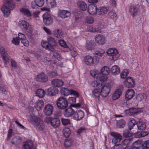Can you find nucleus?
Masks as SVG:
<instances>
[{
    "mask_svg": "<svg viewBox=\"0 0 149 149\" xmlns=\"http://www.w3.org/2000/svg\"><path fill=\"white\" fill-rule=\"evenodd\" d=\"M136 124L137 125V123L135 120L133 118H131L130 119L128 123V127L130 130L132 129L133 127Z\"/></svg>",
    "mask_w": 149,
    "mask_h": 149,
    "instance_id": "nucleus-42",
    "label": "nucleus"
},
{
    "mask_svg": "<svg viewBox=\"0 0 149 149\" xmlns=\"http://www.w3.org/2000/svg\"><path fill=\"white\" fill-rule=\"evenodd\" d=\"M53 110V106L51 104H47L44 107V112L46 115L50 116L52 114Z\"/></svg>",
    "mask_w": 149,
    "mask_h": 149,
    "instance_id": "nucleus-14",
    "label": "nucleus"
},
{
    "mask_svg": "<svg viewBox=\"0 0 149 149\" xmlns=\"http://www.w3.org/2000/svg\"><path fill=\"white\" fill-rule=\"evenodd\" d=\"M77 6L81 10L83 11H85L87 9V5L84 1L79 0L77 2Z\"/></svg>",
    "mask_w": 149,
    "mask_h": 149,
    "instance_id": "nucleus-17",
    "label": "nucleus"
},
{
    "mask_svg": "<svg viewBox=\"0 0 149 149\" xmlns=\"http://www.w3.org/2000/svg\"><path fill=\"white\" fill-rule=\"evenodd\" d=\"M59 16L63 18H65L69 17L70 15V13L68 10H63L58 12Z\"/></svg>",
    "mask_w": 149,
    "mask_h": 149,
    "instance_id": "nucleus-21",
    "label": "nucleus"
},
{
    "mask_svg": "<svg viewBox=\"0 0 149 149\" xmlns=\"http://www.w3.org/2000/svg\"><path fill=\"white\" fill-rule=\"evenodd\" d=\"M52 82L53 85L57 87H61L63 84V82L62 80L58 79H55L53 80Z\"/></svg>",
    "mask_w": 149,
    "mask_h": 149,
    "instance_id": "nucleus-28",
    "label": "nucleus"
},
{
    "mask_svg": "<svg viewBox=\"0 0 149 149\" xmlns=\"http://www.w3.org/2000/svg\"><path fill=\"white\" fill-rule=\"evenodd\" d=\"M53 35L58 38H60L62 37V32L59 29H56L53 31Z\"/></svg>",
    "mask_w": 149,
    "mask_h": 149,
    "instance_id": "nucleus-44",
    "label": "nucleus"
},
{
    "mask_svg": "<svg viewBox=\"0 0 149 149\" xmlns=\"http://www.w3.org/2000/svg\"><path fill=\"white\" fill-rule=\"evenodd\" d=\"M142 148L143 149H147L149 148V140H147L142 143Z\"/></svg>",
    "mask_w": 149,
    "mask_h": 149,
    "instance_id": "nucleus-58",
    "label": "nucleus"
},
{
    "mask_svg": "<svg viewBox=\"0 0 149 149\" xmlns=\"http://www.w3.org/2000/svg\"><path fill=\"white\" fill-rule=\"evenodd\" d=\"M36 79L37 81L43 82H46L48 80L47 77L43 72L37 75Z\"/></svg>",
    "mask_w": 149,
    "mask_h": 149,
    "instance_id": "nucleus-16",
    "label": "nucleus"
},
{
    "mask_svg": "<svg viewBox=\"0 0 149 149\" xmlns=\"http://www.w3.org/2000/svg\"><path fill=\"white\" fill-rule=\"evenodd\" d=\"M59 45L62 47H63L69 48V47L66 44L65 42L63 40H60L58 41Z\"/></svg>",
    "mask_w": 149,
    "mask_h": 149,
    "instance_id": "nucleus-59",
    "label": "nucleus"
},
{
    "mask_svg": "<svg viewBox=\"0 0 149 149\" xmlns=\"http://www.w3.org/2000/svg\"><path fill=\"white\" fill-rule=\"evenodd\" d=\"M137 125L138 130H143L146 127V125L145 123L140 119L137 122Z\"/></svg>",
    "mask_w": 149,
    "mask_h": 149,
    "instance_id": "nucleus-24",
    "label": "nucleus"
},
{
    "mask_svg": "<svg viewBox=\"0 0 149 149\" xmlns=\"http://www.w3.org/2000/svg\"><path fill=\"white\" fill-rule=\"evenodd\" d=\"M42 45L43 47L45 48L46 49H47L52 52H54L55 51L54 48L49 45L48 42H43V43H42Z\"/></svg>",
    "mask_w": 149,
    "mask_h": 149,
    "instance_id": "nucleus-29",
    "label": "nucleus"
},
{
    "mask_svg": "<svg viewBox=\"0 0 149 149\" xmlns=\"http://www.w3.org/2000/svg\"><path fill=\"white\" fill-rule=\"evenodd\" d=\"M49 95L53 96L56 94L58 92V90L56 88H50L48 89Z\"/></svg>",
    "mask_w": 149,
    "mask_h": 149,
    "instance_id": "nucleus-46",
    "label": "nucleus"
},
{
    "mask_svg": "<svg viewBox=\"0 0 149 149\" xmlns=\"http://www.w3.org/2000/svg\"><path fill=\"white\" fill-rule=\"evenodd\" d=\"M46 3L49 7H55L56 5V2L55 0H46Z\"/></svg>",
    "mask_w": 149,
    "mask_h": 149,
    "instance_id": "nucleus-45",
    "label": "nucleus"
},
{
    "mask_svg": "<svg viewBox=\"0 0 149 149\" xmlns=\"http://www.w3.org/2000/svg\"><path fill=\"white\" fill-rule=\"evenodd\" d=\"M110 72V69L107 66H104L101 70L100 73L102 74L108 75Z\"/></svg>",
    "mask_w": 149,
    "mask_h": 149,
    "instance_id": "nucleus-39",
    "label": "nucleus"
},
{
    "mask_svg": "<svg viewBox=\"0 0 149 149\" xmlns=\"http://www.w3.org/2000/svg\"><path fill=\"white\" fill-rule=\"evenodd\" d=\"M111 71L112 74L113 75H116L120 73V69L118 66L114 65L111 67Z\"/></svg>",
    "mask_w": 149,
    "mask_h": 149,
    "instance_id": "nucleus-30",
    "label": "nucleus"
},
{
    "mask_svg": "<svg viewBox=\"0 0 149 149\" xmlns=\"http://www.w3.org/2000/svg\"><path fill=\"white\" fill-rule=\"evenodd\" d=\"M72 144L71 140L66 139L65 140L64 143L65 146L66 147L70 146Z\"/></svg>",
    "mask_w": 149,
    "mask_h": 149,
    "instance_id": "nucleus-64",
    "label": "nucleus"
},
{
    "mask_svg": "<svg viewBox=\"0 0 149 149\" xmlns=\"http://www.w3.org/2000/svg\"><path fill=\"white\" fill-rule=\"evenodd\" d=\"M108 15L109 17L113 19L114 20H116L117 18V14L115 13L113 11L109 12L108 13Z\"/></svg>",
    "mask_w": 149,
    "mask_h": 149,
    "instance_id": "nucleus-49",
    "label": "nucleus"
},
{
    "mask_svg": "<svg viewBox=\"0 0 149 149\" xmlns=\"http://www.w3.org/2000/svg\"><path fill=\"white\" fill-rule=\"evenodd\" d=\"M124 85L127 88H133L135 85L134 79L131 77L126 78L124 82Z\"/></svg>",
    "mask_w": 149,
    "mask_h": 149,
    "instance_id": "nucleus-10",
    "label": "nucleus"
},
{
    "mask_svg": "<svg viewBox=\"0 0 149 149\" xmlns=\"http://www.w3.org/2000/svg\"><path fill=\"white\" fill-rule=\"evenodd\" d=\"M111 135L113 137L112 143L117 145H121L122 143V136L120 134L113 132L111 133Z\"/></svg>",
    "mask_w": 149,
    "mask_h": 149,
    "instance_id": "nucleus-6",
    "label": "nucleus"
},
{
    "mask_svg": "<svg viewBox=\"0 0 149 149\" xmlns=\"http://www.w3.org/2000/svg\"><path fill=\"white\" fill-rule=\"evenodd\" d=\"M36 96L40 98L43 97L45 95V92L44 91L41 89H37L36 91Z\"/></svg>",
    "mask_w": 149,
    "mask_h": 149,
    "instance_id": "nucleus-40",
    "label": "nucleus"
},
{
    "mask_svg": "<svg viewBox=\"0 0 149 149\" xmlns=\"http://www.w3.org/2000/svg\"><path fill=\"white\" fill-rule=\"evenodd\" d=\"M110 91V87L104 85L102 87L100 95L103 97H105L108 95Z\"/></svg>",
    "mask_w": 149,
    "mask_h": 149,
    "instance_id": "nucleus-15",
    "label": "nucleus"
},
{
    "mask_svg": "<svg viewBox=\"0 0 149 149\" xmlns=\"http://www.w3.org/2000/svg\"><path fill=\"white\" fill-rule=\"evenodd\" d=\"M37 109L38 110L41 109L44 106V102L42 101L39 100L36 102Z\"/></svg>",
    "mask_w": 149,
    "mask_h": 149,
    "instance_id": "nucleus-53",
    "label": "nucleus"
},
{
    "mask_svg": "<svg viewBox=\"0 0 149 149\" xmlns=\"http://www.w3.org/2000/svg\"><path fill=\"white\" fill-rule=\"evenodd\" d=\"M133 138H130L128 139H125L123 141H122V143L123 144L126 146L127 147L128 145H130L132 141Z\"/></svg>",
    "mask_w": 149,
    "mask_h": 149,
    "instance_id": "nucleus-47",
    "label": "nucleus"
},
{
    "mask_svg": "<svg viewBox=\"0 0 149 149\" xmlns=\"http://www.w3.org/2000/svg\"><path fill=\"white\" fill-rule=\"evenodd\" d=\"M95 42L100 45L104 44L106 42L105 37L101 34L97 35L95 37Z\"/></svg>",
    "mask_w": 149,
    "mask_h": 149,
    "instance_id": "nucleus-13",
    "label": "nucleus"
},
{
    "mask_svg": "<svg viewBox=\"0 0 149 149\" xmlns=\"http://www.w3.org/2000/svg\"><path fill=\"white\" fill-rule=\"evenodd\" d=\"M107 53L110 57V59L113 61L116 60L120 56L118 50L114 48H109L107 51Z\"/></svg>",
    "mask_w": 149,
    "mask_h": 149,
    "instance_id": "nucleus-5",
    "label": "nucleus"
},
{
    "mask_svg": "<svg viewBox=\"0 0 149 149\" xmlns=\"http://www.w3.org/2000/svg\"><path fill=\"white\" fill-rule=\"evenodd\" d=\"M84 113L83 111L81 110H79L76 112H74V113L73 116L72 118L77 121L79 120L84 118Z\"/></svg>",
    "mask_w": 149,
    "mask_h": 149,
    "instance_id": "nucleus-11",
    "label": "nucleus"
},
{
    "mask_svg": "<svg viewBox=\"0 0 149 149\" xmlns=\"http://www.w3.org/2000/svg\"><path fill=\"white\" fill-rule=\"evenodd\" d=\"M94 44V42L93 40H91L89 42L87 43L86 45V47L88 50H90L92 49L93 47V45Z\"/></svg>",
    "mask_w": 149,
    "mask_h": 149,
    "instance_id": "nucleus-57",
    "label": "nucleus"
},
{
    "mask_svg": "<svg viewBox=\"0 0 149 149\" xmlns=\"http://www.w3.org/2000/svg\"><path fill=\"white\" fill-rule=\"evenodd\" d=\"M129 73L127 69L124 70L120 73V77L121 78L124 79L126 77Z\"/></svg>",
    "mask_w": 149,
    "mask_h": 149,
    "instance_id": "nucleus-52",
    "label": "nucleus"
},
{
    "mask_svg": "<svg viewBox=\"0 0 149 149\" xmlns=\"http://www.w3.org/2000/svg\"><path fill=\"white\" fill-rule=\"evenodd\" d=\"M84 61L87 65H92L97 64L99 62V58L95 56L93 57L90 55H87L84 58Z\"/></svg>",
    "mask_w": 149,
    "mask_h": 149,
    "instance_id": "nucleus-3",
    "label": "nucleus"
},
{
    "mask_svg": "<svg viewBox=\"0 0 149 149\" xmlns=\"http://www.w3.org/2000/svg\"><path fill=\"white\" fill-rule=\"evenodd\" d=\"M126 122L123 119L118 121L116 123L117 127L118 128H123L125 125Z\"/></svg>",
    "mask_w": 149,
    "mask_h": 149,
    "instance_id": "nucleus-41",
    "label": "nucleus"
},
{
    "mask_svg": "<svg viewBox=\"0 0 149 149\" xmlns=\"http://www.w3.org/2000/svg\"><path fill=\"white\" fill-rule=\"evenodd\" d=\"M103 84V82H101V81H100L97 80L96 81H93L92 82L91 86L93 87L99 88Z\"/></svg>",
    "mask_w": 149,
    "mask_h": 149,
    "instance_id": "nucleus-37",
    "label": "nucleus"
},
{
    "mask_svg": "<svg viewBox=\"0 0 149 149\" xmlns=\"http://www.w3.org/2000/svg\"><path fill=\"white\" fill-rule=\"evenodd\" d=\"M91 75L94 78H98L99 77L100 73L97 70H91L90 72Z\"/></svg>",
    "mask_w": 149,
    "mask_h": 149,
    "instance_id": "nucleus-51",
    "label": "nucleus"
},
{
    "mask_svg": "<svg viewBox=\"0 0 149 149\" xmlns=\"http://www.w3.org/2000/svg\"><path fill=\"white\" fill-rule=\"evenodd\" d=\"M87 31L89 32H96L100 33L101 32V29L97 26L93 27L92 26H88L87 29Z\"/></svg>",
    "mask_w": 149,
    "mask_h": 149,
    "instance_id": "nucleus-31",
    "label": "nucleus"
},
{
    "mask_svg": "<svg viewBox=\"0 0 149 149\" xmlns=\"http://www.w3.org/2000/svg\"><path fill=\"white\" fill-rule=\"evenodd\" d=\"M61 92L65 96L73 95L76 97L79 96L78 93L76 91L72 89H68L67 88H62L61 89Z\"/></svg>",
    "mask_w": 149,
    "mask_h": 149,
    "instance_id": "nucleus-8",
    "label": "nucleus"
},
{
    "mask_svg": "<svg viewBox=\"0 0 149 149\" xmlns=\"http://www.w3.org/2000/svg\"><path fill=\"white\" fill-rule=\"evenodd\" d=\"M60 121L58 118H53L51 125L54 127L56 128L60 126Z\"/></svg>",
    "mask_w": 149,
    "mask_h": 149,
    "instance_id": "nucleus-32",
    "label": "nucleus"
},
{
    "mask_svg": "<svg viewBox=\"0 0 149 149\" xmlns=\"http://www.w3.org/2000/svg\"><path fill=\"white\" fill-rule=\"evenodd\" d=\"M30 119L34 127L38 130H42L45 127L43 121L40 118L33 116H31Z\"/></svg>",
    "mask_w": 149,
    "mask_h": 149,
    "instance_id": "nucleus-2",
    "label": "nucleus"
},
{
    "mask_svg": "<svg viewBox=\"0 0 149 149\" xmlns=\"http://www.w3.org/2000/svg\"><path fill=\"white\" fill-rule=\"evenodd\" d=\"M61 120L62 124L64 125H66L70 124V121L69 119L62 118Z\"/></svg>",
    "mask_w": 149,
    "mask_h": 149,
    "instance_id": "nucleus-55",
    "label": "nucleus"
},
{
    "mask_svg": "<svg viewBox=\"0 0 149 149\" xmlns=\"http://www.w3.org/2000/svg\"><path fill=\"white\" fill-rule=\"evenodd\" d=\"M126 113L129 116H134L139 113L138 110L134 108H131L126 110Z\"/></svg>",
    "mask_w": 149,
    "mask_h": 149,
    "instance_id": "nucleus-25",
    "label": "nucleus"
},
{
    "mask_svg": "<svg viewBox=\"0 0 149 149\" xmlns=\"http://www.w3.org/2000/svg\"><path fill=\"white\" fill-rule=\"evenodd\" d=\"M36 4L39 7H41L44 3V0H35Z\"/></svg>",
    "mask_w": 149,
    "mask_h": 149,
    "instance_id": "nucleus-56",
    "label": "nucleus"
},
{
    "mask_svg": "<svg viewBox=\"0 0 149 149\" xmlns=\"http://www.w3.org/2000/svg\"><path fill=\"white\" fill-rule=\"evenodd\" d=\"M53 118L51 117H46L45 119V122L47 124H51L52 120Z\"/></svg>",
    "mask_w": 149,
    "mask_h": 149,
    "instance_id": "nucleus-61",
    "label": "nucleus"
},
{
    "mask_svg": "<svg viewBox=\"0 0 149 149\" xmlns=\"http://www.w3.org/2000/svg\"><path fill=\"white\" fill-rule=\"evenodd\" d=\"M139 5L136 4L135 5L131 6H130L129 12L131 15L133 17L137 15V13L139 11Z\"/></svg>",
    "mask_w": 149,
    "mask_h": 149,
    "instance_id": "nucleus-12",
    "label": "nucleus"
},
{
    "mask_svg": "<svg viewBox=\"0 0 149 149\" xmlns=\"http://www.w3.org/2000/svg\"><path fill=\"white\" fill-rule=\"evenodd\" d=\"M44 24L47 26H49L53 23V19L50 15L47 13H44L42 16Z\"/></svg>",
    "mask_w": 149,
    "mask_h": 149,
    "instance_id": "nucleus-9",
    "label": "nucleus"
},
{
    "mask_svg": "<svg viewBox=\"0 0 149 149\" xmlns=\"http://www.w3.org/2000/svg\"><path fill=\"white\" fill-rule=\"evenodd\" d=\"M102 75L100 77H99V79L98 80L100 81L101 82H102V81H106L107 79V75L105 74H102Z\"/></svg>",
    "mask_w": 149,
    "mask_h": 149,
    "instance_id": "nucleus-60",
    "label": "nucleus"
},
{
    "mask_svg": "<svg viewBox=\"0 0 149 149\" xmlns=\"http://www.w3.org/2000/svg\"><path fill=\"white\" fill-rule=\"evenodd\" d=\"M123 135L124 137L127 138L132 136V134L130 132L129 130H126L123 132Z\"/></svg>",
    "mask_w": 149,
    "mask_h": 149,
    "instance_id": "nucleus-54",
    "label": "nucleus"
},
{
    "mask_svg": "<svg viewBox=\"0 0 149 149\" xmlns=\"http://www.w3.org/2000/svg\"><path fill=\"white\" fill-rule=\"evenodd\" d=\"M47 40L49 45L51 46H54L56 45L57 43L54 38L51 36H49L47 38Z\"/></svg>",
    "mask_w": 149,
    "mask_h": 149,
    "instance_id": "nucleus-36",
    "label": "nucleus"
},
{
    "mask_svg": "<svg viewBox=\"0 0 149 149\" xmlns=\"http://www.w3.org/2000/svg\"><path fill=\"white\" fill-rule=\"evenodd\" d=\"M0 52L5 64L7 65L9 62L10 59L6 50L3 47H1L0 48Z\"/></svg>",
    "mask_w": 149,
    "mask_h": 149,
    "instance_id": "nucleus-7",
    "label": "nucleus"
},
{
    "mask_svg": "<svg viewBox=\"0 0 149 149\" xmlns=\"http://www.w3.org/2000/svg\"><path fill=\"white\" fill-rule=\"evenodd\" d=\"M18 24L23 31L28 30L29 27V24L24 20L19 21Z\"/></svg>",
    "mask_w": 149,
    "mask_h": 149,
    "instance_id": "nucleus-20",
    "label": "nucleus"
},
{
    "mask_svg": "<svg viewBox=\"0 0 149 149\" xmlns=\"http://www.w3.org/2000/svg\"><path fill=\"white\" fill-rule=\"evenodd\" d=\"M100 95V90L98 88H95L92 91V96L95 98L98 97Z\"/></svg>",
    "mask_w": 149,
    "mask_h": 149,
    "instance_id": "nucleus-43",
    "label": "nucleus"
},
{
    "mask_svg": "<svg viewBox=\"0 0 149 149\" xmlns=\"http://www.w3.org/2000/svg\"><path fill=\"white\" fill-rule=\"evenodd\" d=\"M135 93L133 89L128 90L125 94V99L126 100H128L132 99Z\"/></svg>",
    "mask_w": 149,
    "mask_h": 149,
    "instance_id": "nucleus-18",
    "label": "nucleus"
},
{
    "mask_svg": "<svg viewBox=\"0 0 149 149\" xmlns=\"http://www.w3.org/2000/svg\"><path fill=\"white\" fill-rule=\"evenodd\" d=\"M138 101H142L143 102H144L147 98L146 95L144 93L138 94L136 97Z\"/></svg>",
    "mask_w": 149,
    "mask_h": 149,
    "instance_id": "nucleus-35",
    "label": "nucleus"
},
{
    "mask_svg": "<svg viewBox=\"0 0 149 149\" xmlns=\"http://www.w3.org/2000/svg\"><path fill=\"white\" fill-rule=\"evenodd\" d=\"M94 20L93 17H88L86 18V22L88 24H91L94 22Z\"/></svg>",
    "mask_w": 149,
    "mask_h": 149,
    "instance_id": "nucleus-62",
    "label": "nucleus"
},
{
    "mask_svg": "<svg viewBox=\"0 0 149 149\" xmlns=\"http://www.w3.org/2000/svg\"><path fill=\"white\" fill-rule=\"evenodd\" d=\"M142 141H137L133 143L132 144L133 149H139L141 146H142Z\"/></svg>",
    "mask_w": 149,
    "mask_h": 149,
    "instance_id": "nucleus-38",
    "label": "nucleus"
},
{
    "mask_svg": "<svg viewBox=\"0 0 149 149\" xmlns=\"http://www.w3.org/2000/svg\"><path fill=\"white\" fill-rule=\"evenodd\" d=\"M120 89H117L115 91L112 95V98L113 100H116L119 98L122 94L121 88H123V86H121Z\"/></svg>",
    "mask_w": 149,
    "mask_h": 149,
    "instance_id": "nucleus-22",
    "label": "nucleus"
},
{
    "mask_svg": "<svg viewBox=\"0 0 149 149\" xmlns=\"http://www.w3.org/2000/svg\"><path fill=\"white\" fill-rule=\"evenodd\" d=\"M56 104L59 109H65L68 107V104L66 98L63 97H61L57 100Z\"/></svg>",
    "mask_w": 149,
    "mask_h": 149,
    "instance_id": "nucleus-4",
    "label": "nucleus"
},
{
    "mask_svg": "<svg viewBox=\"0 0 149 149\" xmlns=\"http://www.w3.org/2000/svg\"><path fill=\"white\" fill-rule=\"evenodd\" d=\"M75 111L71 107H69L65 109L63 112L64 115L67 117L73 116L74 113Z\"/></svg>",
    "mask_w": 149,
    "mask_h": 149,
    "instance_id": "nucleus-19",
    "label": "nucleus"
},
{
    "mask_svg": "<svg viewBox=\"0 0 149 149\" xmlns=\"http://www.w3.org/2000/svg\"><path fill=\"white\" fill-rule=\"evenodd\" d=\"M23 147L24 149H32L33 147V143L31 141H27L24 143Z\"/></svg>",
    "mask_w": 149,
    "mask_h": 149,
    "instance_id": "nucleus-33",
    "label": "nucleus"
},
{
    "mask_svg": "<svg viewBox=\"0 0 149 149\" xmlns=\"http://www.w3.org/2000/svg\"><path fill=\"white\" fill-rule=\"evenodd\" d=\"M70 130L68 128H65L63 131L64 136L65 138L68 137L69 136L70 134Z\"/></svg>",
    "mask_w": 149,
    "mask_h": 149,
    "instance_id": "nucleus-48",
    "label": "nucleus"
},
{
    "mask_svg": "<svg viewBox=\"0 0 149 149\" xmlns=\"http://www.w3.org/2000/svg\"><path fill=\"white\" fill-rule=\"evenodd\" d=\"M22 139V138L19 136H15L12 139L11 143L15 146L21 143Z\"/></svg>",
    "mask_w": 149,
    "mask_h": 149,
    "instance_id": "nucleus-27",
    "label": "nucleus"
},
{
    "mask_svg": "<svg viewBox=\"0 0 149 149\" xmlns=\"http://www.w3.org/2000/svg\"><path fill=\"white\" fill-rule=\"evenodd\" d=\"M53 56L57 59L58 60H60L61 59V57L59 53L57 52H54L53 53Z\"/></svg>",
    "mask_w": 149,
    "mask_h": 149,
    "instance_id": "nucleus-63",
    "label": "nucleus"
},
{
    "mask_svg": "<svg viewBox=\"0 0 149 149\" xmlns=\"http://www.w3.org/2000/svg\"><path fill=\"white\" fill-rule=\"evenodd\" d=\"M97 8L96 6L90 5L88 6V11L89 13L91 15H96L97 12Z\"/></svg>",
    "mask_w": 149,
    "mask_h": 149,
    "instance_id": "nucleus-23",
    "label": "nucleus"
},
{
    "mask_svg": "<svg viewBox=\"0 0 149 149\" xmlns=\"http://www.w3.org/2000/svg\"><path fill=\"white\" fill-rule=\"evenodd\" d=\"M15 7V4L13 0H5V3L1 8L4 16L8 17L10 15L11 10H13Z\"/></svg>",
    "mask_w": 149,
    "mask_h": 149,
    "instance_id": "nucleus-1",
    "label": "nucleus"
},
{
    "mask_svg": "<svg viewBox=\"0 0 149 149\" xmlns=\"http://www.w3.org/2000/svg\"><path fill=\"white\" fill-rule=\"evenodd\" d=\"M20 11L23 15L27 17H30L32 15L31 12L27 8H20Z\"/></svg>",
    "mask_w": 149,
    "mask_h": 149,
    "instance_id": "nucleus-26",
    "label": "nucleus"
},
{
    "mask_svg": "<svg viewBox=\"0 0 149 149\" xmlns=\"http://www.w3.org/2000/svg\"><path fill=\"white\" fill-rule=\"evenodd\" d=\"M108 11L109 8L107 7H101L99 8L98 13L99 15H102L106 14Z\"/></svg>",
    "mask_w": 149,
    "mask_h": 149,
    "instance_id": "nucleus-34",
    "label": "nucleus"
},
{
    "mask_svg": "<svg viewBox=\"0 0 149 149\" xmlns=\"http://www.w3.org/2000/svg\"><path fill=\"white\" fill-rule=\"evenodd\" d=\"M105 53V51L103 49H100L98 51H96L95 52V54L98 56L102 57L103 54Z\"/></svg>",
    "mask_w": 149,
    "mask_h": 149,
    "instance_id": "nucleus-50",
    "label": "nucleus"
}]
</instances>
